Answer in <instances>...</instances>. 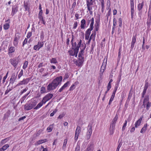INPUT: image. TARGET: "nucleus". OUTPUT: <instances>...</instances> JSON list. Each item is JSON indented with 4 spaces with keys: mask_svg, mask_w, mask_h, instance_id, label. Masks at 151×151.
<instances>
[{
    "mask_svg": "<svg viewBox=\"0 0 151 151\" xmlns=\"http://www.w3.org/2000/svg\"><path fill=\"white\" fill-rule=\"evenodd\" d=\"M63 77L61 76L56 77L53 80L51 83H50L47 87L48 92L55 89L58 85L61 83Z\"/></svg>",
    "mask_w": 151,
    "mask_h": 151,
    "instance_id": "nucleus-1",
    "label": "nucleus"
},
{
    "mask_svg": "<svg viewBox=\"0 0 151 151\" xmlns=\"http://www.w3.org/2000/svg\"><path fill=\"white\" fill-rule=\"evenodd\" d=\"M37 101L34 100L30 101H28L24 106V108L25 111H29L33 109L36 105Z\"/></svg>",
    "mask_w": 151,
    "mask_h": 151,
    "instance_id": "nucleus-2",
    "label": "nucleus"
},
{
    "mask_svg": "<svg viewBox=\"0 0 151 151\" xmlns=\"http://www.w3.org/2000/svg\"><path fill=\"white\" fill-rule=\"evenodd\" d=\"M19 61V57H15L10 59V62L11 64L15 68H16L17 67Z\"/></svg>",
    "mask_w": 151,
    "mask_h": 151,
    "instance_id": "nucleus-3",
    "label": "nucleus"
},
{
    "mask_svg": "<svg viewBox=\"0 0 151 151\" xmlns=\"http://www.w3.org/2000/svg\"><path fill=\"white\" fill-rule=\"evenodd\" d=\"M53 96V95L52 94L50 93L47 94L43 98L42 102L45 104L47 101L51 99Z\"/></svg>",
    "mask_w": 151,
    "mask_h": 151,
    "instance_id": "nucleus-4",
    "label": "nucleus"
},
{
    "mask_svg": "<svg viewBox=\"0 0 151 151\" xmlns=\"http://www.w3.org/2000/svg\"><path fill=\"white\" fill-rule=\"evenodd\" d=\"M81 132V127L79 126H78L77 127L75 134V140L76 141L78 139V136L79 134Z\"/></svg>",
    "mask_w": 151,
    "mask_h": 151,
    "instance_id": "nucleus-5",
    "label": "nucleus"
},
{
    "mask_svg": "<svg viewBox=\"0 0 151 151\" xmlns=\"http://www.w3.org/2000/svg\"><path fill=\"white\" fill-rule=\"evenodd\" d=\"M17 73L16 74L15 73H13L11 76V78L10 80V82L9 86H9L10 84H13L14 83L17 77Z\"/></svg>",
    "mask_w": 151,
    "mask_h": 151,
    "instance_id": "nucleus-6",
    "label": "nucleus"
},
{
    "mask_svg": "<svg viewBox=\"0 0 151 151\" xmlns=\"http://www.w3.org/2000/svg\"><path fill=\"white\" fill-rule=\"evenodd\" d=\"M86 6L87 9L88 11H90L92 9V7L91 6L93 5V0H86Z\"/></svg>",
    "mask_w": 151,
    "mask_h": 151,
    "instance_id": "nucleus-7",
    "label": "nucleus"
},
{
    "mask_svg": "<svg viewBox=\"0 0 151 151\" xmlns=\"http://www.w3.org/2000/svg\"><path fill=\"white\" fill-rule=\"evenodd\" d=\"M92 133V125L89 124L88 126V132L86 134L87 139L88 140L90 138Z\"/></svg>",
    "mask_w": 151,
    "mask_h": 151,
    "instance_id": "nucleus-8",
    "label": "nucleus"
},
{
    "mask_svg": "<svg viewBox=\"0 0 151 151\" xmlns=\"http://www.w3.org/2000/svg\"><path fill=\"white\" fill-rule=\"evenodd\" d=\"M137 35H135L134 36L133 35L132 39V41L131 44V48L132 50L134 48L135 43L136 41Z\"/></svg>",
    "mask_w": 151,
    "mask_h": 151,
    "instance_id": "nucleus-9",
    "label": "nucleus"
},
{
    "mask_svg": "<svg viewBox=\"0 0 151 151\" xmlns=\"http://www.w3.org/2000/svg\"><path fill=\"white\" fill-rule=\"evenodd\" d=\"M18 7L16 6H13L12 9L11 15L13 16L18 11Z\"/></svg>",
    "mask_w": 151,
    "mask_h": 151,
    "instance_id": "nucleus-10",
    "label": "nucleus"
},
{
    "mask_svg": "<svg viewBox=\"0 0 151 151\" xmlns=\"http://www.w3.org/2000/svg\"><path fill=\"white\" fill-rule=\"evenodd\" d=\"M70 84V82L67 81L66 83H65L64 85L61 87L59 90L58 92H61L65 88L68 86L69 84Z\"/></svg>",
    "mask_w": 151,
    "mask_h": 151,
    "instance_id": "nucleus-11",
    "label": "nucleus"
},
{
    "mask_svg": "<svg viewBox=\"0 0 151 151\" xmlns=\"http://www.w3.org/2000/svg\"><path fill=\"white\" fill-rule=\"evenodd\" d=\"M82 43V40H80L78 42V44L75 47H74L73 50H75L76 51H79V48L80 47Z\"/></svg>",
    "mask_w": 151,
    "mask_h": 151,
    "instance_id": "nucleus-12",
    "label": "nucleus"
},
{
    "mask_svg": "<svg viewBox=\"0 0 151 151\" xmlns=\"http://www.w3.org/2000/svg\"><path fill=\"white\" fill-rule=\"evenodd\" d=\"M82 43V40H80L78 42V44L75 47H74L73 50H75L76 51H79V48L80 47Z\"/></svg>",
    "mask_w": 151,
    "mask_h": 151,
    "instance_id": "nucleus-13",
    "label": "nucleus"
},
{
    "mask_svg": "<svg viewBox=\"0 0 151 151\" xmlns=\"http://www.w3.org/2000/svg\"><path fill=\"white\" fill-rule=\"evenodd\" d=\"M19 38V36H15L13 42V45L15 47L17 46L18 43V40Z\"/></svg>",
    "mask_w": 151,
    "mask_h": 151,
    "instance_id": "nucleus-14",
    "label": "nucleus"
},
{
    "mask_svg": "<svg viewBox=\"0 0 151 151\" xmlns=\"http://www.w3.org/2000/svg\"><path fill=\"white\" fill-rule=\"evenodd\" d=\"M143 116H142L137 121L135 124V127L137 128L138 126L140 125V123L141 122V121L142 120Z\"/></svg>",
    "mask_w": 151,
    "mask_h": 151,
    "instance_id": "nucleus-15",
    "label": "nucleus"
},
{
    "mask_svg": "<svg viewBox=\"0 0 151 151\" xmlns=\"http://www.w3.org/2000/svg\"><path fill=\"white\" fill-rule=\"evenodd\" d=\"M81 29H84L85 28L86 25V21L85 19H83L81 20Z\"/></svg>",
    "mask_w": 151,
    "mask_h": 151,
    "instance_id": "nucleus-16",
    "label": "nucleus"
},
{
    "mask_svg": "<svg viewBox=\"0 0 151 151\" xmlns=\"http://www.w3.org/2000/svg\"><path fill=\"white\" fill-rule=\"evenodd\" d=\"M93 149V145L92 143H90L88 145L87 148V151H92Z\"/></svg>",
    "mask_w": 151,
    "mask_h": 151,
    "instance_id": "nucleus-17",
    "label": "nucleus"
},
{
    "mask_svg": "<svg viewBox=\"0 0 151 151\" xmlns=\"http://www.w3.org/2000/svg\"><path fill=\"white\" fill-rule=\"evenodd\" d=\"M15 48L13 46H11L10 47H8V54H10L11 53H12L14 52L15 51Z\"/></svg>",
    "mask_w": 151,
    "mask_h": 151,
    "instance_id": "nucleus-18",
    "label": "nucleus"
},
{
    "mask_svg": "<svg viewBox=\"0 0 151 151\" xmlns=\"http://www.w3.org/2000/svg\"><path fill=\"white\" fill-rule=\"evenodd\" d=\"M11 114V111L9 110L7 111L6 113L4 114L3 119L4 120H5L6 119H8Z\"/></svg>",
    "mask_w": 151,
    "mask_h": 151,
    "instance_id": "nucleus-19",
    "label": "nucleus"
},
{
    "mask_svg": "<svg viewBox=\"0 0 151 151\" xmlns=\"http://www.w3.org/2000/svg\"><path fill=\"white\" fill-rule=\"evenodd\" d=\"M31 79V78L30 77L25 79H24L22 81H21L22 84H27Z\"/></svg>",
    "mask_w": 151,
    "mask_h": 151,
    "instance_id": "nucleus-20",
    "label": "nucleus"
},
{
    "mask_svg": "<svg viewBox=\"0 0 151 151\" xmlns=\"http://www.w3.org/2000/svg\"><path fill=\"white\" fill-rule=\"evenodd\" d=\"M79 64H80V66H81L83 64V62L84 61V58L82 57L81 58H79L78 59Z\"/></svg>",
    "mask_w": 151,
    "mask_h": 151,
    "instance_id": "nucleus-21",
    "label": "nucleus"
},
{
    "mask_svg": "<svg viewBox=\"0 0 151 151\" xmlns=\"http://www.w3.org/2000/svg\"><path fill=\"white\" fill-rule=\"evenodd\" d=\"M94 20V18L92 17L91 19V22L90 24V28H88L89 29H90L91 31L93 29V28Z\"/></svg>",
    "mask_w": 151,
    "mask_h": 151,
    "instance_id": "nucleus-22",
    "label": "nucleus"
},
{
    "mask_svg": "<svg viewBox=\"0 0 151 151\" xmlns=\"http://www.w3.org/2000/svg\"><path fill=\"white\" fill-rule=\"evenodd\" d=\"M9 147V145L8 144H6L0 148V151H4L5 150H6Z\"/></svg>",
    "mask_w": 151,
    "mask_h": 151,
    "instance_id": "nucleus-23",
    "label": "nucleus"
},
{
    "mask_svg": "<svg viewBox=\"0 0 151 151\" xmlns=\"http://www.w3.org/2000/svg\"><path fill=\"white\" fill-rule=\"evenodd\" d=\"M115 93L114 92H113L112 95L111 96V98H110L109 103V105H110L111 104V103L113 101V100L114 99V98L115 96Z\"/></svg>",
    "mask_w": 151,
    "mask_h": 151,
    "instance_id": "nucleus-24",
    "label": "nucleus"
},
{
    "mask_svg": "<svg viewBox=\"0 0 151 151\" xmlns=\"http://www.w3.org/2000/svg\"><path fill=\"white\" fill-rule=\"evenodd\" d=\"M24 7L25 11H29V6H28V3L27 2L25 3V1L24 2Z\"/></svg>",
    "mask_w": 151,
    "mask_h": 151,
    "instance_id": "nucleus-25",
    "label": "nucleus"
},
{
    "mask_svg": "<svg viewBox=\"0 0 151 151\" xmlns=\"http://www.w3.org/2000/svg\"><path fill=\"white\" fill-rule=\"evenodd\" d=\"M9 140V138L7 137L6 138L4 139H2L0 143V145H3L6 142L8 141Z\"/></svg>",
    "mask_w": 151,
    "mask_h": 151,
    "instance_id": "nucleus-26",
    "label": "nucleus"
},
{
    "mask_svg": "<svg viewBox=\"0 0 151 151\" xmlns=\"http://www.w3.org/2000/svg\"><path fill=\"white\" fill-rule=\"evenodd\" d=\"M144 6V2L139 4L138 5V9L139 11L142 10V9Z\"/></svg>",
    "mask_w": 151,
    "mask_h": 151,
    "instance_id": "nucleus-27",
    "label": "nucleus"
},
{
    "mask_svg": "<svg viewBox=\"0 0 151 151\" xmlns=\"http://www.w3.org/2000/svg\"><path fill=\"white\" fill-rule=\"evenodd\" d=\"M84 51L83 50H82L81 49L80 51L79 52L78 55V57L79 58H81L82 57H84Z\"/></svg>",
    "mask_w": 151,
    "mask_h": 151,
    "instance_id": "nucleus-28",
    "label": "nucleus"
},
{
    "mask_svg": "<svg viewBox=\"0 0 151 151\" xmlns=\"http://www.w3.org/2000/svg\"><path fill=\"white\" fill-rule=\"evenodd\" d=\"M47 141V139H41L38 141L37 142V145H40L43 143L46 142Z\"/></svg>",
    "mask_w": 151,
    "mask_h": 151,
    "instance_id": "nucleus-29",
    "label": "nucleus"
},
{
    "mask_svg": "<svg viewBox=\"0 0 151 151\" xmlns=\"http://www.w3.org/2000/svg\"><path fill=\"white\" fill-rule=\"evenodd\" d=\"M53 125H54V124H51L47 128V130L48 131V132H50L52 131L53 128Z\"/></svg>",
    "mask_w": 151,
    "mask_h": 151,
    "instance_id": "nucleus-30",
    "label": "nucleus"
},
{
    "mask_svg": "<svg viewBox=\"0 0 151 151\" xmlns=\"http://www.w3.org/2000/svg\"><path fill=\"white\" fill-rule=\"evenodd\" d=\"M147 124H145L143 127L142 129L140 131V133H142L143 132H145L146 130L147 129Z\"/></svg>",
    "mask_w": 151,
    "mask_h": 151,
    "instance_id": "nucleus-31",
    "label": "nucleus"
},
{
    "mask_svg": "<svg viewBox=\"0 0 151 151\" xmlns=\"http://www.w3.org/2000/svg\"><path fill=\"white\" fill-rule=\"evenodd\" d=\"M44 104L43 102H40L35 107L34 109H35L37 110L39 108H40L41 106H42L43 105V104Z\"/></svg>",
    "mask_w": 151,
    "mask_h": 151,
    "instance_id": "nucleus-32",
    "label": "nucleus"
},
{
    "mask_svg": "<svg viewBox=\"0 0 151 151\" xmlns=\"http://www.w3.org/2000/svg\"><path fill=\"white\" fill-rule=\"evenodd\" d=\"M50 60L51 63L56 64L58 63L55 58H52L51 59H50Z\"/></svg>",
    "mask_w": 151,
    "mask_h": 151,
    "instance_id": "nucleus-33",
    "label": "nucleus"
},
{
    "mask_svg": "<svg viewBox=\"0 0 151 151\" xmlns=\"http://www.w3.org/2000/svg\"><path fill=\"white\" fill-rule=\"evenodd\" d=\"M67 139H65L64 140V142L63 143V145L62 147V149L63 150H64L66 148V145L67 143Z\"/></svg>",
    "mask_w": 151,
    "mask_h": 151,
    "instance_id": "nucleus-34",
    "label": "nucleus"
},
{
    "mask_svg": "<svg viewBox=\"0 0 151 151\" xmlns=\"http://www.w3.org/2000/svg\"><path fill=\"white\" fill-rule=\"evenodd\" d=\"M118 116L117 114H116L115 117L113 119L112 122L116 124V123L118 119Z\"/></svg>",
    "mask_w": 151,
    "mask_h": 151,
    "instance_id": "nucleus-35",
    "label": "nucleus"
},
{
    "mask_svg": "<svg viewBox=\"0 0 151 151\" xmlns=\"http://www.w3.org/2000/svg\"><path fill=\"white\" fill-rule=\"evenodd\" d=\"M10 25L9 23H6L4 25L3 27L5 30H7L9 28Z\"/></svg>",
    "mask_w": 151,
    "mask_h": 151,
    "instance_id": "nucleus-36",
    "label": "nucleus"
},
{
    "mask_svg": "<svg viewBox=\"0 0 151 151\" xmlns=\"http://www.w3.org/2000/svg\"><path fill=\"white\" fill-rule=\"evenodd\" d=\"M151 106V103L150 102L148 101L146 104V108L147 110H148Z\"/></svg>",
    "mask_w": 151,
    "mask_h": 151,
    "instance_id": "nucleus-37",
    "label": "nucleus"
},
{
    "mask_svg": "<svg viewBox=\"0 0 151 151\" xmlns=\"http://www.w3.org/2000/svg\"><path fill=\"white\" fill-rule=\"evenodd\" d=\"M149 96L148 95H145L143 101L144 102H146L149 101Z\"/></svg>",
    "mask_w": 151,
    "mask_h": 151,
    "instance_id": "nucleus-38",
    "label": "nucleus"
},
{
    "mask_svg": "<svg viewBox=\"0 0 151 151\" xmlns=\"http://www.w3.org/2000/svg\"><path fill=\"white\" fill-rule=\"evenodd\" d=\"M132 89V88L131 89L129 92L127 101H129L132 96V93L131 92V90Z\"/></svg>",
    "mask_w": 151,
    "mask_h": 151,
    "instance_id": "nucleus-39",
    "label": "nucleus"
},
{
    "mask_svg": "<svg viewBox=\"0 0 151 151\" xmlns=\"http://www.w3.org/2000/svg\"><path fill=\"white\" fill-rule=\"evenodd\" d=\"M115 126V124L113 123L112 122V123L110 125L109 129H114Z\"/></svg>",
    "mask_w": 151,
    "mask_h": 151,
    "instance_id": "nucleus-40",
    "label": "nucleus"
},
{
    "mask_svg": "<svg viewBox=\"0 0 151 151\" xmlns=\"http://www.w3.org/2000/svg\"><path fill=\"white\" fill-rule=\"evenodd\" d=\"M40 39L42 40V41L44 37V34L43 31H42L40 33Z\"/></svg>",
    "mask_w": 151,
    "mask_h": 151,
    "instance_id": "nucleus-41",
    "label": "nucleus"
},
{
    "mask_svg": "<svg viewBox=\"0 0 151 151\" xmlns=\"http://www.w3.org/2000/svg\"><path fill=\"white\" fill-rule=\"evenodd\" d=\"M105 61V59H104L103 62L102 64V66L101 67V68H106V63H107V58L106 59V60L105 62L104 63V61Z\"/></svg>",
    "mask_w": 151,
    "mask_h": 151,
    "instance_id": "nucleus-42",
    "label": "nucleus"
},
{
    "mask_svg": "<svg viewBox=\"0 0 151 151\" xmlns=\"http://www.w3.org/2000/svg\"><path fill=\"white\" fill-rule=\"evenodd\" d=\"M40 89V92L41 93H43L46 92L45 88L44 87H42Z\"/></svg>",
    "mask_w": 151,
    "mask_h": 151,
    "instance_id": "nucleus-43",
    "label": "nucleus"
},
{
    "mask_svg": "<svg viewBox=\"0 0 151 151\" xmlns=\"http://www.w3.org/2000/svg\"><path fill=\"white\" fill-rule=\"evenodd\" d=\"M92 32V33L90 37V38H91V39H92L93 37H95L96 35V32L95 31H93Z\"/></svg>",
    "mask_w": 151,
    "mask_h": 151,
    "instance_id": "nucleus-44",
    "label": "nucleus"
},
{
    "mask_svg": "<svg viewBox=\"0 0 151 151\" xmlns=\"http://www.w3.org/2000/svg\"><path fill=\"white\" fill-rule=\"evenodd\" d=\"M28 62L27 61H25L24 63L23 66V68L24 69H25L27 67L28 65Z\"/></svg>",
    "mask_w": 151,
    "mask_h": 151,
    "instance_id": "nucleus-45",
    "label": "nucleus"
},
{
    "mask_svg": "<svg viewBox=\"0 0 151 151\" xmlns=\"http://www.w3.org/2000/svg\"><path fill=\"white\" fill-rule=\"evenodd\" d=\"M100 24V19H97L96 21V23L95 24V26L99 27Z\"/></svg>",
    "mask_w": 151,
    "mask_h": 151,
    "instance_id": "nucleus-46",
    "label": "nucleus"
},
{
    "mask_svg": "<svg viewBox=\"0 0 151 151\" xmlns=\"http://www.w3.org/2000/svg\"><path fill=\"white\" fill-rule=\"evenodd\" d=\"M119 26L120 27H121L122 26V19L121 18H119Z\"/></svg>",
    "mask_w": 151,
    "mask_h": 151,
    "instance_id": "nucleus-47",
    "label": "nucleus"
},
{
    "mask_svg": "<svg viewBox=\"0 0 151 151\" xmlns=\"http://www.w3.org/2000/svg\"><path fill=\"white\" fill-rule=\"evenodd\" d=\"M127 124V121L125 120V123H124V124L122 127V131H124V130L125 129V128L126 127Z\"/></svg>",
    "mask_w": 151,
    "mask_h": 151,
    "instance_id": "nucleus-48",
    "label": "nucleus"
},
{
    "mask_svg": "<svg viewBox=\"0 0 151 151\" xmlns=\"http://www.w3.org/2000/svg\"><path fill=\"white\" fill-rule=\"evenodd\" d=\"M8 73H9L8 72H7L6 75L4 77V78H3V83L5 82V80H6V78H7V76H8Z\"/></svg>",
    "mask_w": 151,
    "mask_h": 151,
    "instance_id": "nucleus-49",
    "label": "nucleus"
},
{
    "mask_svg": "<svg viewBox=\"0 0 151 151\" xmlns=\"http://www.w3.org/2000/svg\"><path fill=\"white\" fill-rule=\"evenodd\" d=\"M91 30L90 29H88L86 32L85 35H90L91 33Z\"/></svg>",
    "mask_w": 151,
    "mask_h": 151,
    "instance_id": "nucleus-50",
    "label": "nucleus"
},
{
    "mask_svg": "<svg viewBox=\"0 0 151 151\" xmlns=\"http://www.w3.org/2000/svg\"><path fill=\"white\" fill-rule=\"evenodd\" d=\"M121 76H122L121 74H119L118 76V79H117V82L118 83H119L121 81Z\"/></svg>",
    "mask_w": 151,
    "mask_h": 151,
    "instance_id": "nucleus-51",
    "label": "nucleus"
},
{
    "mask_svg": "<svg viewBox=\"0 0 151 151\" xmlns=\"http://www.w3.org/2000/svg\"><path fill=\"white\" fill-rule=\"evenodd\" d=\"M23 74V70H22L18 76V78H20Z\"/></svg>",
    "mask_w": 151,
    "mask_h": 151,
    "instance_id": "nucleus-52",
    "label": "nucleus"
},
{
    "mask_svg": "<svg viewBox=\"0 0 151 151\" xmlns=\"http://www.w3.org/2000/svg\"><path fill=\"white\" fill-rule=\"evenodd\" d=\"M27 39L26 38H25L22 43V46L23 47H24V45L27 44Z\"/></svg>",
    "mask_w": 151,
    "mask_h": 151,
    "instance_id": "nucleus-53",
    "label": "nucleus"
},
{
    "mask_svg": "<svg viewBox=\"0 0 151 151\" xmlns=\"http://www.w3.org/2000/svg\"><path fill=\"white\" fill-rule=\"evenodd\" d=\"M73 50L74 51L73 56H75L76 57L77 56V54L78 51L75 50Z\"/></svg>",
    "mask_w": 151,
    "mask_h": 151,
    "instance_id": "nucleus-54",
    "label": "nucleus"
},
{
    "mask_svg": "<svg viewBox=\"0 0 151 151\" xmlns=\"http://www.w3.org/2000/svg\"><path fill=\"white\" fill-rule=\"evenodd\" d=\"M80 145L77 144L76 147L75 148V151H80Z\"/></svg>",
    "mask_w": 151,
    "mask_h": 151,
    "instance_id": "nucleus-55",
    "label": "nucleus"
},
{
    "mask_svg": "<svg viewBox=\"0 0 151 151\" xmlns=\"http://www.w3.org/2000/svg\"><path fill=\"white\" fill-rule=\"evenodd\" d=\"M12 87L11 88H10L9 89L8 88L6 90V91H5V95H6V94H7L10 91H11L12 90Z\"/></svg>",
    "mask_w": 151,
    "mask_h": 151,
    "instance_id": "nucleus-56",
    "label": "nucleus"
},
{
    "mask_svg": "<svg viewBox=\"0 0 151 151\" xmlns=\"http://www.w3.org/2000/svg\"><path fill=\"white\" fill-rule=\"evenodd\" d=\"M151 23V21H148L147 20V27L149 28H150V25Z\"/></svg>",
    "mask_w": 151,
    "mask_h": 151,
    "instance_id": "nucleus-57",
    "label": "nucleus"
},
{
    "mask_svg": "<svg viewBox=\"0 0 151 151\" xmlns=\"http://www.w3.org/2000/svg\"><path fill=\"white\" fill-rule=\"evenodd\" d=\"M142 11H139V12L138 13L139 17L140 18V19H141V16L142 14Z\"/></svg>",
    "mask_w": 151,
    "mask_h": 151,
    "instance_id": "nucleus-58",
    "label": "nucleus"
},
{
    "mask_svg": "<svg viewBox=\"0 0 151 151\" xmlns=\"http://www.w3.org/2000/svg\"><path fill=\"white\" fill-rule=\"evenodd\" d=\"M39 42H38L37 45H35L34 46V47H33L34 50H38V45H39Z\"/></svg>",
    "mask_w": 151,
    "mask_h": 151,
    "instance_id": "nucleus-59",
    "label": "nucleus"
},
{
    "mask_svg": "<svg viewBox=\"0 0 151 151\" xmlns=\"http://www.w3.org/2000/svg\"><path fill=\"white\" fill-rule=\"evenodd\" d=\"M74 2L73 3L72 7H71V9H73V10H74V9L76 5V1L75 0H74Z\"/></svg>",
    "mask_w": 151,
    "mask_h": 151,
    "instance_id": "nucleus-60",
    "label": "nucleus"
},
{
    "mask_svg": "<svg viewBox=\"0 0 151 151\" xmlns=\"http://www.w3.org/2000/svg\"><path fill=\"white\" fill-rule=\"evenodd\" d=\"M78 26V22H74L73 24V29H76Z\"/></svg>",
    "mask_w": 151,
    "mask_h": 151,
    "instance_id": "nucleus-61",
    "label": "nucleus"
},
{
    "mask_svg": "<svg viewBox=\"0 0 151 151\" xmlns=\"http://www.w3.org/2000/svg\"><path fill=\"white\" fill-rule=\"evenodd\" d=\"M44 43L43 42H39V48H38V50H39L40 48L43 47V45Z\"/></svg>",
    "mask_w": 151,
    "mask_h": 151,
    "instance_id": "nucleus-62",
    "label": "nucleus"
},
{
    "mask_svg": "<svg viewBox=\"0 0 151 151\" xmlns=\"http://www.w3.org/2000/svg\"><path fill=\"white\" fill-rule=\"evenodd\" d=\"M122 144V142H120L119 144V145H118V147H117V148L116 151H119V149L120 148V147H121Z\"/></svg>",
    "mask_w": 151,
    "mask_h": 151,
    "instance_id": "nucleus-63",
    "label": "nucleus"
},
{
    "mask_svg": "<svg viewBox=\"0 0 151 151\" xmlns=\"http://www.w3.org/2000/svg\"><path fill=\"white\" fill-rule=\"evenodd\" d=\"M26 98V97L24 96L21 99L20 101H21V103H22L24 101Z\"/></svg>",
    "mask_w": 151,
    "mask_h": 151,
    "instance_id": "nucleus-64",
    "label": "nucleus"
}]
</instances>
